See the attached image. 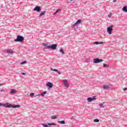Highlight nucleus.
Here are the masks:
<instances>
[{"label":"nucleus","instance_id":"f257e3e1","mask_svg":"<svg viewBox=\"0 0 127 127\" xmlns=\"http://www.w3.org/2000/svg\"><path fill=\"white\" fill-rule=\"evenodd\" d=\"M14 41L15 42H23L24 41V37L20 35H17L16 39H15Z\"/></svg>","mask_w":127,"mask_h":127},{"label":"nucleus","instance_id":"f03ea898","mask_svg":"<svg viewBox=\"0 0 127 127\" xmlns=\"http://www.w3.org/2000/svg\"><path fill=\"white\" fill-rule=\"evenodd\" d=\"M46 48H48V49H52L53 50H56V48H57V44H52V45L48 46Z\"/></svg>","mask_w":127,"mask_h":127},{"label":"nucleus","instance_id":"7ed1b4c3","mask_svg":"<svg viewBox=\"0 0 127 127\" xmlns=\"http://www.w3.org/2000/svg\"><path fill=\"white\" fill-rule=\"evenodd\" d=\"M20 105H12L8 103V108H13V109H15L16 108H20Z\"/></svg>","mask_w":127,"mask_h":127},{"label":"nucleus","instance_id":"20e7f679","mask_svg":"<svg viewBox=\"0 0 127 127\" xmlns=\"http://www.w3.org/2000/svg\"><path fill=\"white\" fill-rule=\"evenodd\" d=\"M113 27H114L113 25H111L110 26L107 27V32L110 35L112 34V32H113Z\"/></svg>","mask_w":127,"mask_h":127},{"label":"nucleus","instance_id":"39448f33","mask_svg":"<svg viewBox=\"0 0 127 127\" xmlns=\"http://www.w3.org/2000/svg\"><path fill=\"white\" fill-rule=\"evenodd\" d=\"M104 60L102 59H100L98 58L93 59V63L97 64V63H100V62H103Z\"/></svg>","mask_w":127,"mask_h":127},{"label":"nucleus","instance_id":"423d86ee","mask_svg":"<svg viewBox=\"0 0 127 127\" xmlns=\"http://www.w3.org/2000/svg\"><path fill=\"white\" fill-rule=\"evenodd\" d=\"M34 11H37V12H39L40 10H41V7L40 6H37L35 7L33 9Z\"/></svg>","mask_w":127,"mask_h":127},{"label":"nucleus","instance_id":"0eeeda50","mask_svg":"<svg viewBox=\"0 0 127 127\" xmlns=\"http://www.w3.org/2000/svg\"><path fill=\"white\" fill-rule=\"evenodd\" d=\"M47 87H48L50 89H51V88H53V84L51 82H48L46 83Z\"/></svg>","mask_w":127,"mask_h":127},{"label":"nucleus","instance_id":"6e6552de","mask_svg":"<svg viewBox=\"0 0 127 127\" xmlns=\"http://www.w3.org/2000/svg\"><path fill=\"white\" fill-rule=\"evenodd\" d=\"M0 107H4V108H8V103H6L5 104H2L0 103Z\"/></svg>","mask_w":127,"mask_h":127},{"label":"nucleus","instance_id":"1a4fd4ad","mask_svg":"<svg viewBox=\"0 0 127 127\" xmlns=\"http://www.w3.org/2000/svg\"><path fill=\"white\" fill-rule=\"evenodd\" d=\"M67 80H64V85L67 88H69V84H68Z\"/></svg>","mask_w":127,"mask_h":127},{"label":"nucleus","instance_id":"9d476101","mask_svg":"<svg viewBox=\"0 0 127 127\" xmlns=\"http://www.w3.org/2000/svg\"><path fill=\"white\" fill-rule=\"evenodd\" d=\"M103 88L104 90H109V89H110V86H109V85H104Z\"/></svg>","mask_w":127,"mask_h":127},{"label":"nucleus","instance_id":"9b49d317","mask_svg":"<svg viewBox=\"0 0 127 127\" xmlns=\"http://www.w3.org/2000/svg\"><path fill=\"white\" fill-rule=\"evenodd\" d=\"M81 22H82V20L79 19L75 23V24H76V25H79V24H80V23H81Z\"/></svg>","mask_w":127,"mask_h":127},{"label":"nucleus","instance_id":"f8f14e48","mask_svg":"<svg viewBox=\"0 0 127 127\" xmlns=\"http://www.w3.org/2000/svg\"><path fill=\"white\" fill-rule=\"evenodd\" d=\"M123 10L124 11H125V12H127V6H125L123 7Z\"/></svg>","mask_w":127,"mask_h":127},{"label":"nucleus","instance_id":"ddd939ff","mask_svg":"<svg viewBox=\"0 0 127 127\" xmlns=\"http://www.w3.org/2000/svg\"><path fill=\"white\" fill-rule=\"evenodd\" d=\"M46 12V11H44L43 12H42L40 15H39V17H40V16H42V15H44V14H45V13Z\"/></svg>","mask_w":127,"mask_h":127},{"label":"nucleus","instance_id":"4468645a","mask_svg":"<svg viewBox=\"0 0 127 127\" xmlns=\"http://www.w3.org/2000/svg\"><path fill=\"white\" fill-rule=\"evenodd\" d=\"M47 94V91H44L43 93H41V95L42 97H44V95H46Z\"/></svg>","mask_w":127,"mask_h":127},{"label":"nucleus","instance_id":"2eb2a0df","mask_svg":"<svg viewBox=\"0 0 127 127\" xmlns=\"http://www.w3.org/2000/svg\"><path fill=\"white\" fill-rule=\"evenodd\" d=\"M6 53L8 54H13V51L10 50H7Z\"/></svg>","mask_w":127,"mask_h":127},{"label":"nucleus","instance_id":"dca6fc26","mask_svg":"<svg viewBox=\"0 0 127 127\" xmlns=\"http://www.w3.org/2000/svg\"><path fill=\"white\" fill-rule=\"evenodd\" d=\"M58 123L59 124H61L62 125H65V121H58Z\"/></svg>","mask_w":127,"mask_h":127},{"label":"nucleus","instance_id":"f3484780","mask_svg":"<svg viewBox=\"0 0 127 127\" xmlns=\"http://www.w3.org/2000/svg\"><path fill=\"white\" fill-rule=\"evenodd\" d=\"M48 126L50 127L51 126H57V125L55 123H48Z\"/></svg>","mask_w":127,"mask_h":127},{"label":"nucleus","instance_id":"a211bd4d","mask_svg":"<svg viewBox=\"0 0 127 127\" xmlns=\"http://www.w3.org/2000/svg\"><path fill=\"white\" fill-rule=\"evenodd\" d=\"M72 28L74 29H76V28H77V24H75V23L72 26Z\"/></svg>","mask_w":127,"mask_h":127},{"label":"nucleus","instance_id":"6ab92c4d","mask_svg":"<svg viewBox=\"0 0 127 127\" xmlns=\"http://www.w3.org/2000/svg\"><path fill=\"white\" fill-rule=\"evenodd\" d=\"M87 101H88V102H89V103H91V102L93 101V100L92 99V98L88 97L87 98Z\"/></svg>","mask_w":127,"mask_h":127},{"label":"nucleus","instance_id":"aec40b11","mask_svg":"<svg viewBox=\"0 0 127 127\" xmlns=\"http://www.w3.org/2000/svg\"><path fill=\"white\" fill-rule=\"evenodd\" d=\"M51 70L54 71V72H58V69L55 68H51Z\"/></svg>","mask_w":127,"mask_h":127},{"label":"nucleus","instance_id":"412c9836","mask_svg":"<svg viewBox=\"0 0 127 127\" xmlns=\"http://www.w3.org/2000/svg\"><path fill=\"white\" fill-rule=\"evenodd\" d=\"M43 46L45 47L44 49H48V48H46L48 47V46H47V44L44 43Z\"/></svg>","mask_w":127,"mask_h":127},{"label":"nucleus","instance_id":"4be33fe9","mask_svg":"<svg viewBox=\"0 0 127 127\" xmlns=\"http://www.w3.org/2000/svg\"><path fill=\"white\" fill-rule=\"evenodd\" d=\"M51 119H52L53 120H55L57 119V116H56V115L53 116L51 117Z\"/></svg>","mask_w":127,"mask_h":127},{"label":"nucleus","instance_id":"5701e85b","mask_svg":"<svg viewBox=\"0 0 127 127\" xmlns=\"http://www.w3.org/2000/svg\"><path fill=\"white\" fill-rule=\"evenodd\" d=\"M104 104H105V103L99 104V107L101 108H104Z\"/></svg>","mask_w":127,"mask_h":127},{"label":"nucleus","instance_id":"b1692460","mask_svg":"<svg viewBox=\"0 0 127 127\" xmlns=\"http://www.w3.org/2000/svg\"><path fill=\"white\" fill-rule=\"evenodd\" d=\"M60 10H61V9H58V10L54 13V14H57V13H58V12H59V11H60Z\"/></svg>","mask_w":127,"mask_h":127},{"label":"nucleus","instance_id":"393cba45","mask_svg":"<svg viewBox=\"0 0 127 127\" xmlns=\"http://www.w3.org/2000/svg\"><path fill=\"white\" fill-rule=\"evenodd\" d=\"M103 67L104 68H107L109 67V65L106 64H103Z\"/></svg>","mask_w":127,"mask_h":127},{"label":"nucleus","instance_id":"a878e982","mask_svg":"<svg viewBox=\"0 0 127 127\" xmlns=\"http://www.w3.org/2000/svg\"><path fill=\"white\" fill-rule=\"evenodd\" d=\"M60 52L62 53V54H65V52H64V51H63V49H61L60 50Z\"/></svg>","mask_w":127,"mask_h":127},{"label":"nucleus","instance_id":"bb28decb","mask_svg":"<svg viewBox=\"0 0 127 127\" xmlns=\"http://www.w3.org/2000/svg\"><path fill=\"white\" fill-rule=\"evenodd\" d=\"M10 93H11V94H14V93H15V90L11 89Z\"/></svg>","mask_w":127,"mask_h":127},{"label":"nucleus","instance_id":"cd10ccee","mask_svg":"<svg viewBox=\"0 0 127 127\" xmlns=\"http://www.w3.org/2000/svg\"><path fill=\"white\" fill-rule=\"evenodd\" d=\"M99 122H100V120L99 119H95L94 120V123H99Z\"/></svg>","mask_w":127,"mask_h":127},{"label":"nucleus","instance_id":"c85d7f7f","mask_svg":"<svg viewBox=\"0 0 127 127\" xmlns=\"http://www.w3.org/2000/svg\"><path fill=\"white\" fill-rule=\"evenodd\" d=\"M26 61H23L21 63V65H24V64H26Z\"/></svg>","mask_w":127,"mask_h":127},{"label":"nucleus","instance_id":"c756f323","mask_svg":"<svg viewBox=\"0 0 127 127\" xmlns=\"http://www.w3.org/2000/svg\"><path fill=\"white\" fill-rule=\"evenodd\" d=\"M33 96H34V93H31L30 94V96L31 97V98H32V97H33Z\"/></svg>","mask_w":127,"mask_h":127},{"label":"nucleus","instance_id":"7c9ffc66","mask_svg":"<svg viewBox=\"0 0 127 127\" xmlns=\"http://www.w3.org/2000/svg\"><path fill=\"white\" fill-rule=\"evenodd\" d=\"M92 101H95L96 100V96H94L92 98Z\"/></svg>","mask_w":127,"mask_h":127},{"label":"nucleus","instance_id":"2f4dec72","mask_svg":"<svg viewBox=\"0 0 127 127\" xmlns=\"http://www.w3.org/2000/svg\"><path fill=\"white\" fill-rule=\"evenodd\" d=\"M94 44L96 45H98V44H99V42H95Z\"/></svg>","mask_w":127,"mask_h":127},{"label":"nucleus","instance_id":"473e14b6","mask_svg":"<svg viewBox=\"0 0 127 127\" xmlns=\"http://www.w3.org/2000/svg\"><path fill=\"white\" fill-rule=\"evenodd\" d=\"M39 96H41V94H38L37 95H35V98L36 97H39Z\"/></svg>","mask_w":127,"mask_h":127},{"label":"nucleus","instance_id":"72a5a7b5","mask_svg":"<svg viewBox=\"0 0 127 127\" xmlns=\"http://www.w3.org/2000/svg\"><path fill=\"white\" fill-rule=\"evenodd\" d=\"M124 91H127V87H126L125 88L123 89Z\"/></svg>","mask_w":127,"mask_h":127},{"label":"nucleus","instance_id":"f704fd0d","mask_svg":"<svg viewBox=\"0 0 127 127\" xmlns=\"http://www.w3.org/2000/svg\"><path fill=\"white\" fill-rule=\"evenodd\" d=\"M108 17H112V14H109V15H108Z\"/></svg>","mask_w":127,"mask_h":127},{"label":"nucleus","instance_id":"c9c22d12","mask_svg":"<svg viewBox=\"0 0 127 127\" xmlns=\"http://www.w3.org/2000/svg\"><path fill=\"white\" fill-rule=\"evenodd\" d=\"M104 42H99V44H103Z\"/></svg>","mask_w":127,"mask_h":127},{"label":"nucleus","instance_id":"e433bc0d","mask_svg":"<svg viewBox=\"0 0 127 127\" xmlns=\"http://www.w3.org/2000/svg\"><path fill=\"white\" fill-rule=\"evenodd\" d=\"M22 75H26V73H24V72H22Z\"/></svg>","mask_w":127,"mask_h":127},{"label":"nucleus","instance_id":"4c0bfd02","mask_svg":"<svg viewBox=\"0 0 127 127\" xmlns=\"http://www.w3.org/2000/svg\"><path fill=\"white\" fill-rule=\"evenodd\" d=\"M74 117H72L71 118H70V120H74Z\"/></svg>","mask_w":127,"mask_h":127},{"label":"nucleus","instance_id":"58836bf2","mask_svg":"<svg viewBox=\"0 0 127 127\" xmlns=\"http://www.w3.org/2000/svg\"><path fill=\"white\" fill-rule=\"evenodd\" d=\"M0 91V92H4V90H2V89H1Z\"/></svg>","mask_w":127,"mask_h":127},{"label":"nucleus","instance_id":"ea45409f","mask_svg":"<svg viewBox=\"0 0 127 127\" xmlns=\"http://www.w3.org/2000/svg\"><path fill=\"white\" fill-rule=\"evenodd\" d=\"M58 73L59 74V75H61V72H58Z\"/></svg>","mask_w":127,"mask_h":127},{"label":"nucleus","instance_id":"a19ab883","mask_svg":"<svg viewBox=\"0 0 127 127\" xmlns=\"http://www.w3.org/2000/svg\"><path fill=\"white\" fill-rule=\"evenodd\" d=\"M116 1H117V0H114L113 1V2H116Z\"/></svg>","mask_w":127,"mask_h":127},{"label":"nucleus","instance_id":"79ce46f5","mask_svg":"<svg viewBox=\"0 0 127 127\" xmlns=\"http://www.w3.org/2000/svg\"><path fill=\"white\" fill-rule=\"evenodd\" d=\"M3 85V84L0 83V86H2Z\"/></svg>","mask_w":127,"mask_h":127},{"label":"nucleus","instance_id":"37998d69","mask_svg":"<svg viewBox=\"0 0 127 127\" xmlns=\"http://www.w3.org/2000/svg\"><path fill=\"white\" fill-rule=\"evenodd\" d=\"M70 0L72 1V0Z\"/></svg>","mask_w":127,"mask_h":127}]
</instances>
